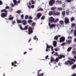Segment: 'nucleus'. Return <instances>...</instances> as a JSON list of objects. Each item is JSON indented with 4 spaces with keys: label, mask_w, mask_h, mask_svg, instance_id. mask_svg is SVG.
<instances>
[{
    "label": "nucleus",
    "mask_w": 76,
    "mask_h": 76,
    "mask_svg": "<svg viewBox=\"0 0 76 76\" xmlns=\"http://www.w3.org/2000/svg\"><path fill=\"white\" fill-rule=\"evenodd\" d=\"M75 63L74 62L68 60L67 61H66L64 63V64L66 66H67L69 65V64L70 65H72V64H73Z\"/></svg>",
    "instance_id": "1"
},
{
    "label": "nucleus",
    "mask_w": 76,
    "mask_h": 76,
    "mask_svg": "<svg viewBox=\"0 0 76 76\" xmlns=\"http://www.w3.org/2000/svg\"><path fill=\"white\" fill-rule=\"evenodd\" d=\"M33 30H34V28H32V27H29L28 28V34L29 35L31 34L33 32Z\"/></svg>",
    "instance_id": "2"
},
{
    "label": "nucleus",
    "mask_w": 76,
    "mask_h": 76,
    "mask_svg": "<svg viewBox=\"0 0 76 76\" xmlns=\"http://www.w3.org/2000/svg\"><path fill=\"white\" fill-rule=\"evenodd\" d=\"M55 3V0H50L49 2V4L50 6H53Z\"/></svg>",
    "instance_id": "3"
},
{
    "label": "nucleus",
    "mask_w": 76,
    "mask_h": 76,
    "mask_svg": "<svg viewBox=\"0 0 76 76\" xmlns=\"http://www.w3.org/2000/svg\"><path fill=\"white\" fill-rule=\"evenodd\" d=\"M64 41H65V38L64 37H61L60 38L59 41L60 43L64 42Z\"/></svg>",
    "instance_id": "4"
},
{
    "label": "nucleus",
    "mask_w": 76,
    "mask_h": 76,
    "mask_svg": "<svg viewBox=\"0 0 76 76\" xmlns=\"http://www.w3.org/2000/svg\"><path fill=\"white\" fill-rule=\"evenodd\" d=\"M49 20L50 22L53 23L54 22V19L53 17H50L49 18Z\"/></svg>",
    "instance_id": "5"
},
{
    "label": "nucleus",
    "mask_w": 76,
    "mask_h": 76,
    "mask_svg": "<svg viewBox=\"0 0 76 76\" xmlns=\"http://www.w3.org/2000/svg\"><path fill=\"white\" fill-rule=\"evenodd\" d=\"M7 13H2L1 15V16L2 18H5V17H7Z\"/></svg>",
    "instance_id": "6"
},
{
    "label": "nucleus",
    "mask_w": 76,
    "mask_h": 76,
    "mask_svg": "<svg viewBox=\"0 0 76 76\" xmlns=\"http://www.w3.org/2000/svg\"><path fill=\"white\" fill-rule=\"evenodd\" d=\"M55 10L54 11H51L49 12V15L50 16H51V15H54V12Z\"/></svg>",
    "instance_id": "7"
},
{
    "label": "nucleus",
    "mask_w": 76,
    "mask_h": 76,
    "mask_svg": "<svg viewBox=\"0 0 76 76\" xmlns=\"http://www.w3.org/2000/svg\"><path fill=\"white\" fill-rule=\"evenodd\" d=\"M69 19H68L67 18H65L64 23H66V24H67V23H69Z\"/></svg>",
    "instance_id": "8"
},
{
    "label": "nucleus",
    "mask_w": 76,
    "mask_h": 76,
    "mask_svg": "<svg viewBox=\"0 0 76 76\" xmlns=\"http://www.w3.org/2000/svg\"><path fill=\"white\" fill-rule=\"evenodd\" d=\"M64 57H65V56L63 55H60L58 57V58L59 59H61L62 58H64Z\"/></svg>",
    "instance_id": "9"
},
{
    "label": "nucleus",
    "mask_w": 76,
    "mask_h": 76,
    "mask_svg": "<svg viewBox=\"0 0 76 76\" xmlns=\"http://www.w3.org/2000/svg\"><path fill=\"white\" fill-rule=\"evenodd\" d=\"M42 15V14L41 13H38L37 15V19H38L39 18H40V17Z\"/></svg>",
    "instance_id": "10"
},
{
    "label": "nucleus",
    "mask_w": 76,
    "mask_h": 76,
    "mask_svg": "<svg viewBox=\"0 0 76 76\" xmlns=\"http://www.w3.org/2000/svg\"><path fill=\"white\" fill-rule=\"evenodd\" d=\"M56 4H61V3H62V2L61 1L57 0L56 1Z\"/></svg>",
    "instance_id": "11"
},
{
    "label": "nucleus",
    "mask_w": 76,
    "mask_h": 76,
    "mask_svg": "<svg viewBox=\"0 0 76 76\" xmlns=\"http://www.w3.org/2000/svg\"><path fill=\"white\" fill-rule=\"evenodd\" d=\"M1 13H3V12H4L5 13H7L8 12V11L6 10V9L4 10H2L1 11Z\"/></svg>",
    "instance_id": "12"
},
{
    "label": "nucleus",
    "mask_w": 76,
    "mask_h": 76,
    "mask_svg": "<svg viewBox=\"0 0 76 76\" xmlns=\"http://www.w3.org/2000/svg\"><path fill=\"white\" fill-rule=\"evenodd\" d=\"M22 23L24 25H26L27 24V22L26 20H23L22 21Z\"/></svg>",
    "instance_id": "13"
},
{
    "label": "nucleus",
    "mask_w": 76,
    "mask_h": 76,
    "mask_svg": "<svg viewBox=\"0 0 76 76\" xmlns=\"http://www.w3.org/2000/svg\"><path fill=\"white\" fill-rule=\"evenodd\" d=\"M71 42H72V41L71 40H66V43L67 44H68V45H70V43Z\"/></svg>",
    "instance_id": "14"
},
{
    "label": "nucleus",
    "mask_w": 76,
    "mask_h": 76,
    "mask_svg": "<svg viewBox=\"0 0 76 76\" xmlns=\"http://www.w3.org/2000/svg\"><path fill=\"white\" fill-rule=\"evenodd\" d=\"M56 26V24H52L50 25V28H52Z\"/></svg>",
    "instance_id": "15"
},
{
    "label": "nucleus",
    "mask_w": 76,
    "mask_h": 76,
    "mask_svg": "<svg viewBox=\"0 0 76 76\" xmlns=\"http://www.w3.org/2000/svg\"><path fill=\"white\" fill-rule=\"evenodd\" d=\"M59 15H60V12H56V13L55 10L54 15H57V16H58Z\"/></svg>",
    "instance_id": "16"
},
{
    "label": "nucleus",
    "mask_w": 76,
    "mask_h": 76,
    "mask_svg": "<svg viewBox=\"0 0 76 76\" xmlns=\"http://www.w3.org/2000/svg\"><path fill=\"white\" fill-rule=\"evenodd\" d=\"M53 45L55 47H56L57 45V42L56 41H54L53 42Z\"/></svg>",
    "instance_id": "17"
},
{
    "label": "nucleus",
    "mask_w": 76,
    "mask_h": 76,
    "mask_svg": "<svg viewBox=\"0 0 76 76\" xmlns=\"http://www.w3.org/2000/svg\"><path fill=\"white\" fill-rule=\"evenodd\" d=\"M59 24L61 25H63V24H64V21L63 20H61L60 21Z\"/></svg>",
    "instance_id": "18"
},
{
    "label": "nucleus",
    "mask_w": 76,
    "mask_h": 76,
    "mask_svg": "<svg viewBox=\"0 0 76 76\" xmlns=\"http://www.w3.org/2000/svg\"><path fill=\"white\" fill-rule=\"evenodd\" d=\"M76 65L75 64L73 65L72 67V70H73V69H76Z\"/></svg>",
    "instance_id": "19"
},
{
    "label": "nucleus",
    "mask_w": 76,
    "mask_h": 76,
    "mask_svg": "<svg viewBox=\"0 0 76 76\" xmlns=\"http://www.w3.org/2000/svg\"><path fill=\"white\" fill-rule=\"evenodd\" d=\"M17 22L18 23H22V21L18 19L17 21Z\"/></svg>",
    "instance_id": "20"
},
{
    "label": "nucleus",
    "mask_w": 76,
    "mask_h": 76,
    "mask_svg": "<svg viewBox=\"0 0 76 76\" xmlns=\"http://www.w3.org/2000/svg\"><path fill=\"white\" fill-rule=\"evenodd\" d=\"M72 48L71 47H69L68 48V49L67 50V51L68 52H69L70 50H72Z\"/></svg>",
    "instance_id": "21"
},
{
    "label": "nucleus",
    "mask_w": 76,
    "mask_h": 76,
    "mask_svg": "<svg viewBox=\"0 0 76 76\" xmlns=\"http://www.w3.org/2000/svg\"><path fill=\"white\" fill-rule=\"evenodd\" d=\"M57 10H63V8H62V7H58L57 8Z\"/></svg>",
    "instance_id": "22"
},
{
    "label": "nucleus",
    "mask_w": 76,
    "mask_h": 76,
    "mask_svg": "<svg viewBox=\"0 0 76 76\" xmlns=\"http://www.w3.org/2000/svg\"><path fill=\"white\" fill-rule=\"evenodd\" d=\"M33 39H34V40H36V39H37V41L38 40V39L37 38V36H34V37L33 38Z\"/></svg>",
    "instance_id": "23"
},
{
    "label": "nucleus",
    "mask_w": 76,
    "mask_h": 76,
    "mask_svg": "<svg viewBox=\"0 0 76 76\" xmlns=\"http://www.w3.org/2000/svg\"><path fill=\"white\" fill-rule=\"evenodd\" d=\"M56 9V7H52L51 8V10H53V12Z\"/></svg>",
    "instance_id": "24"
},
{
    "label": "nucleus",
    "mask_w": 76,
    "mask_h": 76,
    "mask_svg": "<svg viewBox=\"0 0 76 76\" xmlns=\"http://www.w3.org/2000/svg\"><path fill=\"white\" fill-rule=\"evenodd\" d=\"M69 10H67L66 12V15H69Z\"/></svg>",
    "instance_id": "25"
},
{
    "label": "nucleus",
    "mask_w": 76,
    "mask_h": 76,
    "mask_svg": "<svg viewBox=\"0 0 76 76\" xmlns=\"http://www.w3.org/2000/svg\"><path fill=\"white\" fill-rule=\"evenodd\" d=\"M73 20H75V18L72 17L71 18V22H73Z\"/></svg>",
    "instance_id": "26"
},
{
    "label": "nucleus",
    "mask_w": 76,
    "mask_h": 76,
    "mask_svg": "<svg viewBox=\"0 0 76 76\" xmlns=\"http://www.w3.org/2000/svg\"><path fill=\"white\" fill-rule=\"evenodd\" d=\"M28 29V26H25V28H23V30H27Z\"/></svg>",
    "instance_id": "27"
},
{
    "label": "nucleus",
    "mask_w": 76,
    "mask_h": 76,
    "mask_svg": "<svg viewBox=\"0 0 76 76\" xmlns=\"http://www.w3.org/2000/svg\"><path fill=\"white\" fill-rule=\"evenodd\" d=\"M13 2H14L15 5H16V4H17V1H16V0H13Z\"/></svg>",
    "instance_id": "28"
},
{
    "label": "nucleus",
    "mask_w": 76,
    "mask_h": 76,
    "mask_svg": "<svg viewBox=\"0 0 76 76\" xmlns=\"http://www.w3.org/2000/svg\"><path fill=\"white\" fill-rule=\"evenodd\" d=\"M51 46H50V45H48V44H47V47H46V48H48V49H49V48H51Z\"/></svg>",
    "instance_id": "29"
},
{
    "label": "nucleus",
    "mask_w": 76,
    "mask_h": 76,
    "mask_svg": "<svg viewBox=\"0 0 76 76\" xmlns=\"http://www.w3.org/2000/svg\"><path fill=\"white\" fill-rule=\"evenodd\" d=\"M65 11H64L62 12V14L63 16H65Z\"/></svg>",
    "instance_id": "30"
},
{
    "label": "nucleus",
    "mask_w": 76,
    "mask_h": 76,
    "mask_svg": "<svg viewBox=\"0 0 76 76\" xmlns=\"http://www.w3.org/2000/svg\"><path fill=\"white\" fill-rule=\"evenodd\" d=\"M74 37H76V30H75L74 31Z\"/></svg>",
    "instance_id": "31"
},
{
    "label": "nucleus",
    "mask_w": 76,
    "mask_h": 76,
    "mask_svg": "<svg viewBox=\"0 0 76 76\" xmlns=\"http://www.w3.org/2000/svg\"><path fill=\"white\" fill-rule=\"evenodd\" d=\"M54 61V58H51L50 59L51 63H53V61Z\"/></svg>",
    "instance_id": "32"
},
{
    "label": "nucleus",
    "mask_w": 76,
    "mask_h": 76,
    "mask_svg": "<svg viewBox=\"0 0 76 76\" xmlns=\"http://www.w3.org/2000/svg\"><path fill=\"white\" fill-rule=\"evenodd\" d=\"M58 22V19L57 18L55 20H54V23L56 22Z\"/></svg>",
    "instance_id": "33"
},
{
    "label": "nucleus",
    "mask_w": 76,
    "mask_h": 76,
    "mask_svg": "<svg viewBox=\"0 0 76 76\" xmlns=\"http://www.w3.org/2000/svg\"><path fill=\"white\" fill-rule=\"evenodd\" d=\"M9 20H13V17H11L10 18H8Z\"/></svg>",
    "instance_id": "34"
},
{
    "label": "nucleus",
    "mask_w": 76,
    "mask_h": 76,
    "mask_svg": "<svg viewBox=\"0 0 76 76\" xmlns=\"http://www.w3.org/2000/svg\"><path fill=\"white\" fill-rule=\"evenodd\" d=\"M42 10H43V9H42L39 8L37 10V12H39V11H42Z\"/></svg>",
    "instance_id": "35"
},
{
    "label": "nucleus",
    "mask_w": 76,
    "mask_h": 76,
    "mask_svg": "<svg viewBox=\"0 0 76 76\" xmlns=\"http://www.w3.org/2000/svg\"><path fill=\"white\" fill-rule=\"evenodd\" d=\"M16 13H17L18 14H20V13H21V11L18 10L16 12Z\"/></svg>",
    "instance_id": "36"
},
{
    "label": "nucleus",
    "mask_w": 76,
    "mask_h": 76,
    "mask_svg": "<svg viewBox=\"0 0 76 76\" xmlns=\"http://www.w3.org/2000/svg\"><path fill=\"white\" fill-rule=\"evenodd\" d=\"M33 22V21L31 20H28V23H31V22Z\"/></svg>",
    "instance_id": "37"
},
{
    "label": "nucleus",
    "mask_w": 76,
    "mask_h": 76,
    "mask_svg": "<svg viewBox=\"0 0 76 76\" xmlns=\"http://www.w3.org/2000/svg\"><path fill=\"white\" fill-rule=\"evenodd\" d=\"M24 17V15L23 14L21 15V19H23V18Z\"/></svg>",
    "instance_id": "38"
},
{
    "label": "nucleus",
    "mask_w": 76,
    "mask_h": 76,
    "mask_svg": "<svg viewBox=\"0 0 76 76\" xmlns=\"http://www.w3.org/2000/svg\"><path fill=\"white\" fill-rule=\"evenodd\" d=\"M58 53H57L56 52L55 54H54V55L56 56H60V55H58Z\"/></svg>",
    "instance_id": "39"
},
{
    "label": "nucleus",
    "mask_w": 76,
    "mask_h": 76,
    "mask_svg": "<svg viewBox=\"0 0 76 76\" xmlns=\"http://www.w3.org/2000/svg\"><path fill=\"white\" fill-rule=\"evenodd\" d=\"M55 40H57L58 39V37L57 36H56L54 37Z\"/></svg>",
    "instance_id": "40"
},
{
    "label": "nucleus",
    "mask_w": 76,
    "mask_h": 76,
    "mask_svg": "<svg viewBox=\"0 0 76 76\" xmlns=\"http://www.w3.org/2000/svg\"><path fill=\"white\" fill-rule=\"evenodd\" d=\"M58 60H59L58 58H56V60H54V61H56L57 62H58Z\"/></svg>",
    "instance_id": "41"
},
{
    "label": "nucleus",
    "mask_w": 76,
    "mask_h": 76,
    "mask_svg": "<svg viewBox=\"0 0 76 76\" xmlns=\"http://www.w3.org/2000/svg\"><path fill=\"white\" fill-rule=\"evenodd\" d=\"M71 60L72 61H73V62H76V60H75V59L73 58L71 59Z\"/></svg>",
    "instance_id": "42"
},
{
    "label": "nucleus",
    "mask_w": 76,
    "mask_h": 76,
    "mask_svg": "<svg viewBox=\"0 0 76 76\" xmlns=\"http://www.w3.org/2000/svg\"><path fill=\"white\" fill-rule=\"evenodd\" d=\"M66 43L65 42H64V43H63L61 44V46H64V45H66Z\"/></svg>",
    "instance_id": "43"
},
{
    "label": "nucleus",
    "mask_w": 76,
    "mask_h": 76,
    "mask_svg": "<svg viewBox=\"0 0 76 76\" xmlns=\"http://www.w3.org/2000/svg\"><path fill=\"white\" fill-rule=\"evenodd\" d=\"M9 8H10L8 6H7L5 7V9L6 10H7V9H9Z\"/></svg>",
    "instance_id": "44"
},
{
    "label": "nucleus",
    "mask_w": 76,
    "mask_h": 76,
    "mask_svg": "<svg viewBox=\"0 0 76 76\" xmlns=\"http://www.w3.org/2000/svg\"><path fill=\"white\" fill-rule=\"evenodd\" d=\"M12 66H14V67H16V65H15V64H14V63L12 62L11 63Z\"/></svg>",
    "instance_id": "45"
},
{
    "label": "nucleus",
    "mask_w": 76,
    "mask_h": 76,
    "mask_svg": "<svg viewBox=\"0 0 76 76\" xmlns=\"http://www.w3.org/2000/svg\"><path fill=\"white\" fill-rule=\"evenodd\" d=\"M28 19V15H26L25 16V19Z\"/></svg>",
    "instance_id": "46"
},
{
    "label": "nucleus",
    "mask_w": 76,
    "mask_h": 76,
    "mask_svg": "<svg viewBox=\"0 0 76 76\" xmlns=\"http://www.w3.org/2000/svg\"><path fill=\"white\" fill-rule=\"evenodd\" d=\"M41 19H42V20H44V19H45V16H42L41 17Z\"/></svg>",
    "instance_id": "47"
},
{
    "label": "nucleus",
    "mask_w": 76,
    "mask_h": 76,
    "mask_svg": "<svg viewBox=\"0 0 76 76\" xmlns=\"http://www.w3.org/2000/svg\"><path fill=\"white\" fill-rule=\"evenodd\" d=\"M20 29H21V30H23V28H22V26L20 25Z\"/></svg>",
    "instance_id": "48"
},
{
    "label": "nucleus",
    "mask_w": 76,
    "mask_h": 76,
    "mask_svg": "<svg viewBox=\"0 0 76 76\" xmlns=\"http://www.w3.org/2000/svg\"><path fill=\"white\" fill-rule=\"evenodd\" d=\"M44 75V74L43 73H42L41 74H39V75L37 74V76H42V75Z\"/></svg>",
    "instance_id": "49"
},
{
    "label": "nucleus",
    "mask_w": 76,
    "mask_h": 76,
    "mask_svg": "<svg viewBox=\"0 0 76 76\" xmlns=\"http://www.w3.org/2000/svg\"><path fill=\"white\" fill-rule=\"evenodd\" d=\"M72 53H73V54H76V51H73L72 52Z\"/></svg>",
    "instance_id": "50"
},
{
    "label": "nucleus",
    "mask_w": 76,
    "mask_h": 76,
    "mask_svg": "<svg viewBox=\"0 0 76 76\" xmlns=\"http://www.w3.org/2000/svg\"><path fill=\"white\" fill-rule=\"evenodd\" d=\"M35 23H33L32 24V26H35Z\"/></svg>",
    "instance_id": "51"
},
{
    "label": "nucleus",
    "mask_w": 76,
    "mask_h": 76,
    "mask_svg": "<svg viewBox=\"0 0 76 76\" xmlns=\"http://www.w3.org/2000/svg\"><path fill=\"white\" fill-rule=\"evenodd\" d=\"M28 19H32V18L31 16H30L28 17Z\"/></svg>",
    "instance_id": "52"
},
{
    "label": "nucleus",
    "mask_w": 76,
    "mask_h": 76,
    "mask_svg": "<svg viewBox=\"0 0 76 76\" xmlns=\"http://www.w3.org/2000/svg\"><path fill=\"white\" fill-rule=\"evenodd\" d=\"M31 1L32 4H34V1L31 0Z\"/></svg>",
    "instance_id": "53"
},
{
    "label": "nucleus",
    "mask_w": 76,
    "mask_h": 76,
    "mask_svg": "<svg viewBox=\"0 0 76 76\" xmlns=\"http://www.w3.org/2000/svg\"><path fill=\"white\" fill-rule=\"evenodd\" d=\"M66 1H67V2H68V3H69L71 1V0H66Z\"/></svg>",
    "instance_id": "54"
},
{
    "label": "nucleus",
    "mask_w": 76,
    "mask_h": 76,
    "mask_svg": "<svg viewBox=\"0 0 76 76\" xmlns=\"http://www.w3.org/2000/svg\"><path fill=\"white\" fill-rule=\"evenodd\" d=\"M12 24H15V23H16V21H15V20H14V21H12Z\"/></svg>",
    "instance_id": "55"
},
{
    "label": "nucleus",
    "mask_w": 76,
    "mask_h": 76,
    "mask_svg": "<svg viewBox=\"0 0 76 76\" xmlns=\"http://www.w3.org/2000/svg\"><path fill=\"white\" fill-rule=\"evenodd\" d=\"M68 38L69 39H72V37H68Z\"/></svg>",
    "instance_id": "56"
},
{
    "label": "nucleus",
    "mask_w": 76,
    "mask_h": 76,
    "mask_svg": "<svg viewBox=\"0 0 76 76\" xmlns=\"http://www.w3.org/2000/svg\"><path fill=\"white\" fill-rule=\"evenodd\" d=\"M3 4V2H2V1H0V5H1Z\"/></svg>",
    "instance_id": "57"
},
{
    "label": "nucleus",
    "mask_w": 76,
    "mask_h": 76,
    "mask_svg": "<svg viewBox=\"0 0 76 76\" xmlns=\"http://www.w3.org/2000/svg\"><path fill=\"white\" fill-rule=\"evenodd\" d=\"M51 50L52 51H53V46H51Z\"/></svg>",
    "instance_id": "58"
},
{
    "label": "nucleus",
    "mask_w": 76,
    "mask_h": 76,
    "mask_svg": "<svg viewBox=\"0 0 76 76\" xmlns=\"http://www.w3.org/2000/svg\"><path fill=\"white\" fill-rule=\"evenodd\" d=\"M31 7L32 8H34V5H32L31 6Z\"/></svg>",
    "instance_id": "59"
},
{
    "label": "nucleus",
    "mask_w": 76,
    "mask_h": 76,
    "mask_svg": "<svg viewBox=\"0 0 76 76\" xmlns=\"http://www.w3.org/2000/svg\"><path fill=\"white\" fill-rule=\"evenodd\" d=\"M48 56L47 55L45 57V59H47V58H48Z\"/></svg>",
    "instance_id": "60"
},
{
    "label": "nucleus",
    "mask_w": 76,
    "mask_h": 76,
    "mask_svg": "<svg viewBox=\"0 0 76 76\" xmlns=\"http://www.w3.org/2000/svg\"><path fill=\"white\" fill-rule=\"evenodd\" d=\"M71 76H76V75L75 74H74L73 75H72Z\"/></svg>",
    "instance_id": "61"
},
{
    "label": "nucleus",
    "mask_w": 76,
    "mask_h": 76,
    "mask_svg": "<svg viewBox=\"0 0 76 76\" xmlns=\"http://www.w3.org/2000/svg\"><path fill=\"white\" fill-rule=\"evenodd\" d=\"M55 50L56 51H58V50L56 48H55Z\"/></svg>",
    "instance_id": "62"
},
{
    "label": "nucleus",
    "mask_w": 76,
    "mask_h": 76,
    "mask_svg": "<svg viewBox=\"0 0 76 76\" xmlns=\"http://www.w3.org/2000/svg\"><path fill=\"white\" fill-rule=\"evenodd\" d=\"M46 52H47V51H48V49L47 48L46 49Z\"/></svg>",
    "instance_id": "63"
},
{
    "label": "nucleus",
    "mask_w": 76,
    "mask_h": 76,
    "mask_svg": "<svg viewBox=\"0 0 76 76\" xmlns=\"http://www.w3.org/2000/svg\"><path fill=\"white\" fill-rule=\"evenodd\" d=\"M14 63H15V64H17V62L16 61H14Z\"/></svg>",
    "instance_id": "64"
}]
</instances>
